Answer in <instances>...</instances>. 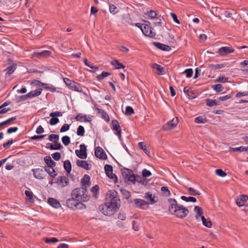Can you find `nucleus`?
<instances>
[{"label": "nucleus", "mask_w": 248, "mask_h": 248, "mask_svg": "<svg viewBox=\"0 0 248 248\" xmlns=\"http://www.w3.org/2000/svg\"><path fill=\"white\" fill-rule=\"evenodd\" d=\"M168 209L171 214L176 216L177 217L183 218L188 215L189 210L182 205L178 204L175 199L169 198Z\"/></svg>", "instance_id": "obj_1"}, {"label": "nucleus", "mask_w": 248, "mask_h": 248, "mask_svg": "<svg viewBox=\"0 0 248 248\" xmlns=\"http://www.w3.org/2000/svg\"><path fill=\"white\" fill-rule=\"evenodd\" d=\"M71 197H75L78 201L86 202L90 199L86 186H81L72 190L71 193Z\"/></svg>", "instance_id": "obj_2"}, {"label": "nucleus", "mask_w": 248, "mask_h": 248, "mask_svg": "<svg viewBox=\"0 0 248 248\" xmlns=\"http://www.w3.org/2000/svg\"><path fill=\"white\" fill-rule=\"evenodd\" d=\"M116 204H112L105 202L99 207V210L105 216H111L119 209Z\"/></svg>", "instance_id": "obj_3"}, {"label": "nucleus", "mask_w": 248, "mask_h": 248, "mask_svg": "<svg viewBox=\"0 0 248 248\" xmlns=\"http://www.w3.org/2000/svg\"><path fill=\"white\" fill-rule=\"evenodd\" d=\"M106 198L108 203L116 204L118 208L120 207V200L118 193L115 190H109L106 193Z\"/></svg>", "instance_id": "obj_4"}, {"label": "nucleus", "mask_w": 248, "mask_h": 248, "mask_svg": "<svg viewBox=\"0 0 248 248\" xmlns=\"http://www.w3.org/2000/svg\"><path fill=\"white\" fill-rule=\"evenodd\" d=\"M63 81L70 89L78 92H82V88L79 83L72 81L68 78H64Z\"/></svg>", "instance_id": "obj_5"}, {"label": "nucleus", "mask_w": 248, "mask_h": 248, "mask_svg": "<svg viewBox=\"0 0 248 248\" xmlns=\"http://www.w3.org/2000/svg\"><path fill=\"white\" fill-rule=\"evenodd\" d=\"M147 24L144 25L143 28L141 29L142 33L146 36L151 38L155 37L156 33L153 31V29L150 26V23L149 21H145Z\"/></svg>", "instance_id": "obj_6"}, {"label": "nucleus", "mask_w": 248, "mask_h": 248, "mask_svg": "<svg viewBox=\"0 0 248 248\" xmlns=\"http://www.w3.org/2000/svg\"><path fill=\"white\" fill-rule=\"evenodd\" d=\"M132 202L134 203L135 206L137 208L145 210L149 207L148 202L140 199H135Z\"/></svg>", "instance_id": "obj_7"}, {"label": "nucleus", "mask_w": 248, "mask_h": 248, "mask_svg": "<svg viewBox=\"0 0 248 248\" xmlns=\"http://www.w3.org/2000/svg\"><path fill=\"white\" fill-rule=\"evenodd\" d=\"M178 123V119L177 117L172 119L168 122L166 124L164 125L162 129L164 130H170L173 129L176 127Z\"/></svg>", "instance_id": "obj_8"}, {"label": "nucleus", "mask_w": 248, "mask_h": 248, "mask_svg": "<svg viewBox=\"0 0 248 248\" xmlns=\"http://www.w3.org/2000/svg\"><path fill=\"white\" fill-rule=\"evenodd\" d=\"M80 150H76L75 152L76 155L81 159H86L87 157V148L84 144L80 145Z\"/></svg>", "instance_id": "obj_9"}, {"label": "nucleus", "mask_w": 248, "mask_h": 248, "mask_svg": "<svg viewBox=\"0 0 248 248\" xmlns=\"http://www.w3.org/2000/svg\"><path fill=\"white\" fill-rule=\"evenodd\" d=\"M107 176L111 179H112L115 182H117V177L116 175L113 173V167L111 165L106 164L104 167Z\"/></svg>", "instance_id": "obj_10"}, {"label": "nucleus", "mask_w": 248, "mask_h": 248, "mask_svg": "<svg viewBox=\"0 0 248 248\" xmlns=\"http://www.w3.org/2000/svg\"><path fill=\"white\" fill-rule=\"evenodd\" d=\"M112 129L115 131V134L118 136L120 140H121V128L119 122L116 120H113L111 121Z\"/></svg>", "instance_id": "obj_11"}, {"label": "nucleus", "mask_w": 248, "mask_h": 248, "mask_svg": "<svg viewBox=\"0 0 248 248\" xmlns=\"http://www.w3.org/2000/svg\"><path fill=\"white\" fill-rule=\"evenodd\" d=\"M234 51V49L231 46H222L219 48L217 53L222 56H224Z\"/></svg>", "instance_id": "obj_12"}, {"label": "nucleus", "mask_w": 248, "mask_h": 248, "mask_svg": "<svg viewBox=\"0 0 248 248\" xmlns=\"http://www.w3.org/2000/svg\"><path fill=\"white\" fill-rule=\"evenodd\" d=\"M95 155L96 157L102 160H105L107 158V156L105 152L101 147L99 146L95 148Z\"/></svg>", "instance_id": "obj_13"}, {"label": "nucleus", "mask_w": 248, "mask_h": 248, "mask_svg": "<svg viewBox=\"0 0 248 248\" xmlns=\"http://www.w3.org/2000/svg\"><path fill=\"white\" fill-rule=\"evenodd\" d=\"M51 52L48 50H43L41 52H35L33 54L34 58H42L50 56Z\"/></svg>", "instance_id": "obj_14"}, {"label": "nucleus", "mask_w": 248, "mask_h": 248, "mask_svg": "<svg viewBox=\"0 0 248 248\" xmlns=\"http://www.w3.org/2000/svg\"><path fill=\"white\" fill-rule=\"evenodd\" d=\"M150 66L153 69L156 70V74L158 75H163L166 73L165 68L156 63H151Z\"/></svg>", "instance_id": "obj_15"}, {"label": "nucleus", "mask_w": 248, "mask_h": 248, "mask_svg": "<svg viewBox=\"0 0 248 248\" xmlns=\"http://www.w3.org/2000/svg\"><path fill=\"white\" fill-rule=\"evenodd\" d=\"M78 201L76 198L71 197L66 200V205L69 208L75 210Z\"/></svg>", "instance_id": "obj_16"}, {"label": "nucleus", "mask_w": 248, "mask_h": 248, "mask_svg": "<svg viewBox=\"0 0 248 248\" xmlns=\"http://www.w3.org/2000/svg\"><path fill=\"white\" fill-rule=\"evenodd\" d=\"M184 92L190 99H193L197 97L196 93L192 90L191 88H189L188 87H185L184 88Z\"/></svg>", "instance_id": "obj_17"}, {"label": "nucleus", "mask_w": 248, "mask_h": 248, "mask_svg": "<svg viewBox=\"0 0 248 248\" xmlns=\"http://www.w3.org/2000/svg\"><path fill=\"white\" fill-rule=\"evenodd\" d=\"M38 83V85H41L44 87V89L48 90L51 92H55L56 91V88L51 84L42 83L38 80H34Z\"/></svg>", "instance_id": "obj_18"}, {"label": "nucleus", "mask_w": 248, "mask_h": 248, "mask_svg": "<svg viewBox=\"0 0 248 248\" xmlns=\"http://www.w3.org/2000/svg\"><path fill=\"white\" fill-rule=\"evenodd\" d=\"M75 119L77 121H79L80 122H89L91 121V118L89 117H87V115H83L81 113H79L75 117Z\"/></svg>", "instance_id": "obj_19"}, {"label": "nucleus", "mask_w": 248, "mask_h": 248, "mask_svg": "<svg viewBox=\"0 0 248 248\" xmlns=\"http://www.w3.org/2000/svg\"><path fill=\"white\" fill-rule=\"evenodd\" d=\"M76 164L78 167L82 168L86 170H90L89 164L85 160H81L78 159L76 161Z\"/></svg>", "instance_id": "obj_20"}, {"label": "nucleus", "mask_w": 248, "mask_h": 248, "mask_svg": "<svg viewBox=\"0 0 248 248\" xmlns=\"http://www.w3.org/2000/svg\"><path fill=\"white\" fill-rule=\"evenodd\" d=\"M47 202L50 205L55 208H59L61 206L59 202L53 198H49Z\"/></svg>", "instance_id": "obj_21"}, {"label": "nucleus", "mask_w": 248, "mask_h": 248, "mask_svg": "<svg viewBox=\"0 0 248 248\" xmlns=\"http://www.w3.org/2000/svg\"><path fill=\"white\" fill-rule=\"evenodd\" d=\"M34 176L39 179H43L44 170L42 169H35L33 170Z\"/></svg>", "instance_id": "obj_22"}, {"label": "nucleus", "mask_w": 248, "mask_h": 248, "mask_svg": "<svg viewBox=\"0 0 248 248\" xmlns=\"http://www.w3.org/2000/svg\"><path fill=\"white\" fill-rule=\"evenodd\" d=\"M248 199V197L247 196L241 195L236 200V204L239 207L242 206L245 204V202H247Z\"/></svg>", "instance_id": "obj_23"}, {"label": "nucleus", "mask_w": 248, "mask_h": 248, "mask_svg": "<svg viewBox=\"0 0 248 248\" xmlns=\"http://www.w3.org/2000/svg\"><path fill=\"white\" fill-rule=\"evenodd\" d=\"M44 161L47 165L46 167H48V168H54L56 166V162H55L49 156H45Z\"/></svg>", "instance_id": "obj_24"}, {"label": "nucleus", "mask_w": 248, "mask_h": 248, "mask_svg": "<svg viewBox=\"0 0 248 248\" xmlns=\"http://www.w3.org/2000/svg\"><path fill=\"white\" fill-rule=\"evenodd\" d=\"M153 44L155 46L158 48L164 50V51H169L170 50L171 48L170 46L167 45H165L164 44L158 43V42H153Z\"/></svg>", "instance_id": "obj_25"}, {"label": "nucleus", "mask_w": 248, "mask_h": 248, "mask_svg": "<svg viewBox=\"0 0 248 248\" xmlns=\"http://www.w3.org/2000/svg\"><path fill=\"white\" fill-rule=\"evenodd\" d=\"M194 211L196 213L195 217L197 220H200L202 217L203 216V211L201 207L198 206H195L194 207Z\"/></svg>", "instance_id": "obj_26"}, {"label": "nucleus", "mask_w": 248, "mask_h": 248, "mask_svg": "<svg viewBox=\"0 0 248 248\" xmlns=\"http://www.w3.org/2000/svg\"><path fill=\"white\" fill-rule=\"evenodd\" d=\"M58 182L62 187L67 186L69 184L68 179L64 176H60L58 178Z\"/></svg>", "instance_id": "obj_27"}, {"label": "nucleus", "mask_w": 248, "mask_h": 248, "mask_svg": "<svg viewBox=\"0 0 248 248\" xmlns=\"http://www.w3.org/2000/svg\"><path fill=\"white\" fill-rule=\"evenodd\" d=\"M43 89L42 88H39L35 91H31L28 93V96L30 98H33L34 97L38 96L41 94Z\"/></svg>", "instance_id": "obj_28"}, {"label": "nucleus", "mask_w": 248, "mask_h": 248, "mask_svg": "<svg viewBox=\"0 0 248 248\" xmlns=\"http://www.w3.org/2000/svg\"><path fill=\"white\" fill-rule=\"evenodd\" d=\"M82 186H89L90 185V177L89 175L85 174L81 179Z\"/></svg>", "instance_id": "obj_29"}, {"label": "nucleus", "mask_w": 248, "mask_h": 248, "mask_svg": "<svg viewBox=\"0 0 248 248\" xmlns=\"http://www.w3.org/2000/svg\"><path fill=\"white\" fill-rule=\"evenodd\" d=\"M145 14L148 16L150 19H154L158 15V12L153 10H150L147 11Z\"/></svg>", "instance_id": "obj_30"}, {"label": "nucleus", "mask_w": 248, "mask_h": 248, "mask_svg": "<svg viewBox=\"0 0 248 248\" xmlns=\"http://www.w3.org/2000/svg\"><path fill=\"white\" fill-rule=\"evenodd\" d=\"M16 63H13V64L9 66H8L5 71H7L6 72V75H11L12 74L16 69Z\"/></svg>", "instance_id": "obj_31"}, {"label": "nucleus", "mask_w": 248, "mask_h": 248, "mask_svg": "<svg viewBox=\"0 0 248 248\" xmlns=\"http://www.w3.org/2000/svg\"><path fill=\"white\" fill-rule=\"evenodd\" d=\"M63 167L67 173H70L72 169V166L71 162L69 160H66L64 162Z\"/></svg>", "instance_id": "obj_32"}, {"label": "nucleus", "mask_w": 248, "mask_h": 248, "mask_svg": "<svg viewBox=\"0 0 248 248\" xmlns=\"http://www.w3.org/2000/svg\"><path fill=\"white\" fill-rule=\"evenodd\" d=\"M201 220L204 226L209 228L212 227V223L210 219H206L204 216H202Z\"/></svg>", "instance_id": "obj_33"}, {"label": "nucleus", "mask_w": 248, "mask_h": 248, "mask_svg": "<svg viewBox=\"0 0 248 248\" xmlns=\"http://www.w3.org/2000/svg\"><path fill=\"white\" fill-rule=\"evenodd\" d=\"M122 23L125 25H133V24L130 22V18L128 15H124L122 16Z\"/></svg>", "instance_id": "obj_34"}, {"label": "nucleus", "mask_w": 248, "mask_h": 248, "mask_svg": "<svg viewBox=\"0 0 248 248\" xmlns=\"http://www.w3.org/2000/svg\"><path fill=\"white\" fill-rule=\"evenodd\" d=\"M219 102L216 100V99L213 100V99H206V105L209 107H213L214 106L219 105Z\"/></svg>", "instance_id": "obj_35"}, {"label": "nucleus", "mask_w": 248, "mask_h": 248, "mask_svg": "<svg viewBox=\"0 0 248 248\" xmlns=\"http://www.w3.org/2000/svg\"><path fill=\"white\" fill-rule=\"evenodd\" d=\"M54 145L50 144V143H48L47 145H49L48 148L50 150H59L61 148H62V146L61 144L60 143H59L58 141H56V142H54Z\"/></svg>", "instance_id": "obj_36"}, {"label": "nucleus", "mask_w": 248, "mask_h": 248, "mask_svg": "<svg viewBox=\"0 0 248 248\" xmlns=\"http://www.w3.org/2000/svg\"><path fill=\"white\" fill-rule=\"evenodd\" d=\"M45 170L52 177H55L57 175V173L55 170L53 169V168H48V167H45Z\"/></svg>", "instance_id": "obj_37"}, {"label": "nucleus", "mask_w": 248, "mask_h": 248, "mask_svg": "<svg viewBox=\"0 0 248 248\" xmlns=\"http://www.w3.org/2000/svg\"><path fill=\"white\" fill-rule=\"evenodd\" d=\"M111 75V74L110 72L103 71L101 74L97 75L96 78L98 80L101 81L104 79L106 77H108Z\"/></svg>", "instance_id": "obj_38"}, {"label": "nucleus", "mask_w": 248, "mask_h": 248, "mask_svg": "<svg viewBox=\"0 0 248 248\" xmlns=\"http://www.w3.org/2000/svg\"><path fill=\"white\" fill-rule=\"evenodd\" d=\"M137 180L136 181L139 183L141 184L143 186H146L148 183V180H146V178L137 175Z\"/></svg>", "instance_id": "obj_39"}, {"label": "nucleus", "mask_w": 248, "mask_h": 248, "mask_svg": "<svg viewBox=\"0 0 248 248\" xmlns=\"http://www.w3.org/2000/svg\"><path fill=\"white\" fill-rule=\"evenodd\" d=\"M25 195L26 197L28 198V200L31 202H34V198L33 193L31 191L29 190H25Z\"/></svg>", "instance_id": "obj_40"}, {"label": "nucleus", "mask_w": 248, "mask_h": 248, "mask_svg": "<svg viewBox=\"0 0 248 248\" xmlns=\"http://www.w3.org/2000/svg\"><path fill=\"white\" fill-rule=\"evenodd\" d=\"M144 197L147 200H150L151 204H154L156 202L155 200V196H153V194L149 192L146 194Z\"/></svg>", "instance_id": "obj_41"}, {"label": "nucleus", "mask_w": 248, "mask_h": 248, "mask_svg": "<svg viewBox=\"0 0 248 248\" xmlns=\"http://www.w3.org/2000/svg\"><path fill=\"white\" fill-rule=\"evenodd\" d=\"M132 172V170L124 168L122 169V174L123 176L126 179L128 175Z\"/></svg>", "instance_id": "obj_42"}, {"label": "nucleus", "mask_w": 248, "mask_h": 248, "mask_svg": "<svg viewBox=\"0 0 248 248\" xmlns=\"http://www.w3.org/2000/svg\"><path fill=\"white\" fill-rule=\"evenodd\" d=\"M181 199L182 200L186 201V202H195L197 201L196 198L194 197H187L185 196H182L181 197Z\"/></svg>", "instance_id": "obj_43"}, {"label": "nucleus", "mask_w": 248, "mask_h": 248, "mask_svg": "<svg viewBox=\"0 0 248 248\" xmlns=\"http://www.w3.org/2000/svg\"><path fill=\"white\" fill-rule=\"evenodd\" d=\"M137 178V175H135L133 172L126 178L128 181L132 182L133 184H135Z\"/></svg>", "instance_id": "obj_44"}, {"label": "nucleus", "mask_w": 248, "mask_h": 248, "mask_svg": "<svg viewBox=\"0 0 248 248\" xmlns=\"http://www.w3.org/2000/svg\"><path fill=\"white\" fill-rule=\"evenodd\" d=\"M161 190L163 194L166 197H169L171 195V193L167 186H164L161 187Z\"/></svg>", "instance_id": "obj_45"}, {"label": "nucleus", "mask_w": 248, "mask_h": 248, "mask_svg": "<svg viewBox=\"0 0 248 248\" xmlns=\"http://www.w3.org/2000/svg\"><path fill=\"white\" fill-rule=\"evenodd\" d=\"M207 122L206 118H203L202 116H199L195 119V122L197 124H205Z\"/></svg>", "instance_id": "obj_46"}, {"label": "nucleus", "mask_w": 248, "mask_h": 248, "mask_svg": "<svg viewBox=\"0 0 248 248\" xmlns=\"http://www.w3.org/2000/svg\"><path fill=\"white\" fill-rule=\"evenodd\" d=\"M48 140L50 141L53 142V143L59 141V136L57 134H50L48 137Z\"/></svg>", "instance_id": "obj_47"}, {"label": "nucleus", "mask_w": 248, "mask_h": 248, "mask_svg": "<svg viewBox=\"0 0 248 248\" xmlns=\"http://www.w3.org/2000/svg\"><path fill=\"white\" fill-rule=\"evenodd\" d=\"M77 134L79 136H83L85 134V129L83 126L79 125L77 128Z\"/></svg>", "instance_id": "obj_48"}, {"label": "nucleus", "mask_w": 248, "mask_h": 248, "mask_svg": "<svg viewBox=\"0 0 248 248\" xmlns=\"http://www.w3.org/2000/svg\"><path fill=\"white\" fill-rule=\"evenodd\" d=\"M85 65L91 68L92 70H90L91 72H94L97 71L99 69L97 66L93 65V63H84ZM90 71V70H89Z\"/></svg>", "instance_id": "obj_49"}, {"label": "nucleus", "mask_w": 248, "mask_h": 248, "mask_svg": "<svg viewBox=\"0 0 248 248\" xmlns=\"http://www.w3.org/2000/svg\"><path fill=\"white\" fill-rule=\"evenodd\" d=\"M121 192L126 199H128L131 196L130 192L125 189H121Z\"/></svg>", "instance_id": "obj_50"}, {"label": "nucleus", "mask_w": 248, "mask_h": 248, "mask_svg": "<svg viewBox=\"0 0 248 248\" xmlns=\"http://www.w3.org/2000/svg\"><path fill=\"white\" fill-rule=\"evenodd\" d=\"M109 11L111 14L115 15L118 12L117 7L114 4H109Z\"/></svg>", "instance_id": "obj_51"}, {"label": "nucleus", "mask_w": 248, "mask_h": 248, "mask_svg": "<svg viewBox=\"0 0 248 248\" xmlns=\"http://www.w3.org/2000/svg\"><path fill=\"white\" fill-rule=\"evenodd\" d=\"M211 88L217 92H220L222 91V85L220 84L212 85Z\"/></svg>", "instance_id": "obj_52"}, {"label": "nucleus", "mask_w": 248, "mask_h": 248, "mask_svg": "<svg viewBox=\"0 0 248 248\" xmlns=\"http://www.w3.org/2000/svg\"><path fill=\"white\" fill-rule=\"evenodd\" d=\"M62 140L63 144L67 146L70 143V139L68 136H64L62 137Z\"/></svg>", "instance_id": "obj_53"}, {"label": "nucleus", "mask_w": 248, "mask_h": 248, "mask_svg": "<svg viewBox=\"0 0 248 248\" xmlns=\"http://www.w3.org/2000/svg\"><path fill=\"white\" fill-rule=\"evenodd\" d=\"M100 113L101 114L102 117L106 120L107 122H109V117L108 113L105 112L104 110L101 109Z\"/></svg>", "instance_id": "obj_54"}, {"label": "nucleus", "mask_w": 248, "mask_h": 248, "mask_svg": "<svg viewBox=\"0 0 248 248\" xmlns=\"http://www.w3.org/2000/svg\"><path fill=\"white\" fill-rule=\"evenodd\" d=\"M187 189L189 192V194L191 195L196 196L200 195V193L198 191H197L192 187H187Z\"/></svg>", "instance_id": "obj_55"}, {"label": "nucleus", "mask_w": 248, "mask_h": 248, "mask_svg": "<svg viewBox=\"0 0 248 248\" xmlns=\"http://www.w3.org/2000/svg\"><path fill=\"white\" fill-rule=\"evenodd\" d=\"M134 113V109L130 106H127L125 108V114L126 115H131Z\"/></svg>", "instance_id": "obj_56"}, {"label": "nucleus", "mask_w": 248, "mask_h": 248, "mask_svg": "<svg viewBox=\"0 0 248 248\" xmlns=\"http://www.w3.org/2000/svg\"><path fill=\"white\" fill-rule=\"evenodd\" d=\"M152 173L150 171L144 169L142 171V176L143 177L146 178L149 176H150Z\"/></svg>", "instance_id": "obj_57"}, {"label": "nucleus", "mask_w": 248, "mask_h": 248, "mask_svg": "<svg viewBox=\"0 0 248 248\" xmlns=\"http://www.w3.org/2000/svg\"><path fill=\"white\" fill-rule=\"evenodd\" d=\"M210 67L214 70L219 69L225 67L224 64H210Z\"/></svg>", "instance_id": "obj_58"}, {"label": "nucleus", "mask_w": 248, "mask_h": 248, "mask_svg": "<svg viewBox=\"0 0 248 248\" xmlns=\"http://www.w3.org/2000/svg\"><path fill=\"white\" fill-rule=\"evenodd\" d=\"M29 98H30L28 96V93H27L25 95H22L19 96L18 98L17 102L18 103V102L24 101Z\"/></svg>", "instance_id": "obj_59"}, {"label": "nucleus", "mask_w": 248, "mask_h": 248, "mask_svg": "<svg viewBox=\"0 0 248 248\" xmlns=\"http://www.w3.org/2000/svg\"><path fill=\"white\" fill-rule=\"evenodd\" d=\"M59 122V119L56 117H51V118L49 121V124L51 125H55Z\"/></svg>", "instance_id": "obj_60"}, {"label": "nucleus", "mask_w": 248, "mask_h": 248, "mask_svg": "<svg viewBox=\"0 0 248 248\" xmlns=\"http://www.w3.org/2000/svg\"><path fill=\"white\" fill-rule=\"evenodd\" d=\"M216 173L217 175L222 177H225L227 175V173L221 169L216 170Z\"/></svg>", "instance_id": "obj_61"}, {"label": "nucleus", "mask_w": 248, "mask_h": 248, "mask_svg": "<svg viewBox=\"0 0 248 248\" xmlns=\"http://www.w3.org/2000/svg\"><path fill=\"white\" fill-rule=\"evenodd\" d=\"M184 73L186 74V77L189 78L192 76L193 71L192 69L189 68L185 70Z\"/></svg>", "instance_id": "obj_62"}, {"label": "nucleus", "mask_w": 248, "mask_h": 248, "mask_svg": "<svg viewBox=\"0 0 248 248\" xmlns=\"http://www.w3.org/2000/svg\"><path fill=\"white\" fill-rule=\"evenodd\" d=\"M52 157L56 161H59L61 157V155L59 152H55L52 154Z\"/></svg>", "instance_id": "obj_63"}, {"label": "nucleus", "mask_w": 248, "mask_h": 248, "mask_svg": "<svg viewBox=\"0 0 248 248\" xmlns=\"http://www.w3.org/2000/svg\"><path fill=\"white\" fill-rule=\"evenodd\" d=\"M82 201H78V204L76 205V207L75 208V209H82L86 208V205L82 203Z\"/></svg>", "instance_id": "obj_64"}]
</instances>
